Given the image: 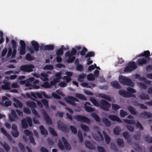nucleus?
<instances>
[{
	"label": "nucleus",
	"instance_id": "b1692460",
	"mask_svg": "<svg viewBox=\"0 0 152 152\" xmlns=\"http://www.w3.org/2000/svg\"><path fill=\"white\" fill-rule=\"evenodd\" d=\"M98 96L106 99L109 101H111L112 100V98L109 95L103 93L99 94Z\"/></svg>",
	"mask_w": 152,
	"mask_h": 152
},
{
	"label": "nucleus",
	"instance_id": "393cba45",
	"mask_svg": "<svg viewBox=\"0 0 152 152\" xmlns=\"http://www.w3.org/2000/svg\"><path fill=\"white\" fill-rule=\"evenodd\" d=\"M127 109L132 115H135L137 114V112L136 111V109L132 106L128 107Z\"/></svg>",
	"mask_w": 152,
	"mask_h": 152
},
{
	"label": "nucleus",
	"instance_id": "a878e982",
	"mask_svg": "<svg viewBox=\"0 0 152 152\" xmlns=\"http://www.w3.org/2000/svg\"><path fill=\"white\" fill-rule=\"evenodd\" d=\"M39 128L42 135L46 136L48 134V131L45 129L42 125L40 126Z\"/></svg>",
	"mask_w": 152,
	"mask_h": 152
},
{
	"label": "nucleus",
	"instance_id": "f257e3e1",
	"mask_svg": "<svg viewBox=\"0 0 152 152\" xmlns=\"http://www.w3.org/2000/svg\"><path fill=\"white\" fill-rule=\"evenodd\" d=\"M119 79L120 83L123 85L131 86H134V83L131 80L127 77L121 76L119 77Z\"/></svg>",
	"mask_w": 152,
	"mask_h": 152
},
{
	"label": "nucleus",
	"instance_id": "338daca9",
	"mask_svg": "<svg viewBox=\"0 0 152 152\" xmlns=\"http://www.w3.org/2000/svg\"><path fill=\"white\" fill-rule=\"evenodd\" d=\"M86 76V74H81L79 76L78 80L81 81H83V80H81V79H84Z\"/></svg>",
	"mask_w": 152,
	"mask_h": 152
},
{
	"label": "nucleus",
	"instance_id": "6e6d98bb",
	"mask_svg": "<svg viewBox=\"0 0 152 152\" xmlns=\"http://www.w3.org/2000/svg\"><path fill=\"white\" fill-rule=\"evenodd\" d=\"M123 135L124 138L126 140L128 139L130 137V136L129 133L126 131H125L123 132Z\"/></svg>",
	"mask_w": 152,
	"mask_h": 152
},
{
	"label": "nucleus",
	"instance_id": "2f4dec72",
	"mask_svg": "<svg viewBox=\"0 0 152 152\" xmlns=\"http://www.w3.org/2000/svg\"><path fill=\"white\" fill-rule=\"evenodd\" d=\"M75 96L77 98L82 100H87L86 98L84 95L80 94H76Z\"/></svg>",
	"mask_w": 152,
	"mask_h": 152
},
{
	"label": "nucleus",
	"instance_id": "c756f323",
	"mask_svg": "<svg viewBox=\"0 0 152 152\" xmlns=\"http://www.w3.org/2000/svg\"><path fill=\"white\" fill-rule=\"evenodd\" d=\"M91 116L96 121L98 122H100L101 119L95 113H92L91 114Z\"/></svg>",
	"mask_w": 152,
	"mask_h": 152
},
{
	"label": "nucleus",
	"instance_id": "4c0bfd02",
	"mask_svg": "<svg viewBox=\"0 0 152 152\" xmlns=\"http://www.w3.org/2000/svg\"><path fill=\"white\" fill-rule=\"evenodd\" d=\"M45 50H52L54 49V46L53 45H47L45 46Z\"/></svg>",
	"mask_w": 152,
	"mask_h": 152
},
{
	"label": "nucleus",
	"instance_id": "bb28decb",
	"mask_svg": "<svg viewBox=\"0 0 152 152\" xmlns=\"http://www.w3.org/2000/svg\"><path fill=\"white\" fill-rule=\"evenodd\" d=\"M13 100L15 102L14 103V105L15 107H19L20 108H21L22 107L23 104L18 99L15 98L13 99Z\"/></svg>",
	"mask_w": 152,
	"mask_h": 152
},
{
	"label": "nucleus",
	"instance_id": "3c124183",
	"mask_svg": "<svg viewBox=\"0 0 152 152\" xmlns=\"http://www.w3.org/2000/svg\"><path fill=\"white\" fill-rule=\"evenodd\" d=\"M72 133L75 134L77 133V130L76 128L74 126H70L69 127Z\"/></svg>",
	"mask_w": 152,
	"mask_h": 152
},
{
	"label": "nucleus",
	"instance_id": "20e7f679",
	"mask_svg": "<svg viewBox=\"0 0 152 152\" xmlns=\"http://www.w3.org/2000/svg\"><path fill=\"white\" fill-rule=\"evenodd\" d=\"M21 124L23 128L26 129L28 127V124L31 127L32 126V121L30 117H27L26 118H23L21 120Z\"/></svg>",
	"mask_w": 152,
	"mask_h": 152
},
{
	"label": "nucleus",
	"instance_id": "680f3d73",
	"mask_svg": "<svg viewBox=\"0 0 152 152\" xmlns=\"http://www.w3.org/2000/svg\"><path fill=\"white\" fill-rule=\"evenodd\" d=\"M87 51V49L85 47L83 48L82 50L80 52V55L82 56H86V53Z\"/></svg>",
	"mask_w": 152,
	"mask_h": 152
},
{
	"label": "nucleus",
	"instance_id": "58836bf2",
	"mask_svg": "<svg viewBox=\"0 0 152 152\" xmlns=\"http://www.w3.org/2000/svg\"><path fill=\"white\" fill-rule=\"evenodd\" d=\"M77 136L79 139L80 142L82 143L83 142V134L79 130L77 133Z\"/></svg>",
	"mask_w": 152,
	"mask_h": 152
},
{
	"label": "nucleus",
	"instance_id": "e2e57ef3",
	"mask_svg": "<svg viewBox=\"0 0 152 152\" xmlns=\"http://www.w3.org/2000/svg\"><path fill=\"white\" fill-rule=\"evenodd\" d=\"M146 141L149 143H152V137H150L148 136H146L145 137Z\"/></svg>",
	"mask_w": 152,
	"mask_h": 152
},
{
	"label": "nucleus",
	"instance_id": "4be33fe9",
	"mask_svg": "<svg viewBox=\"0 0 152 152\" xmlns=\"http://www.w3.org/2000/svg\"><path fill=\"white\" fill-rule=\"evenodd\" d=\"M40 79L44 81H48L49 80V79L48 78V75H47V73L45 72H42L40 74Z\"/></svg>",
	"mask_w": 152,
	"mask_h": 152
},
{
	"label": "nucleus",
	"instance_id": "de8ad7c7",
	"mask_svg": "<svg viewBox=\"0 0 152 152\" xmlns=\"http://www.w3.org/2000/svg\"><path fill=\"white\" fill-rule=\"evenodd\" d=\"M39 82V81L37 80H34L32 82V84L33 85V88H34L35 89H39V86H37L36 84Z\"/></svg>",
	"mask_w": 152,
	"mask_h": 152
},
{
	"label": "nucleus",
	"instance_id": "a18cd8bd",
	"mask_svg": "<svg viewBox=\"0 0 152 152\" xmlns=\"http://www.w3.org/2000/svg\"><path fill=\"white\" fill-rule=\"evenodd\" d=\"M2 145L6 151L8 152L10 150V147L6 142H4V143L2 144Z\"/></svg>",
	"mask_w": 152,
	"mask_h": 152
},
{
	"label": "nucleus",
	"instance_id": "473e14b6",
	"mask_svg": "<svg viewBox=\"0 0 152 152\" xmlns=\"http://www.w3.org/2000/svg\"><path fill=\"white\" fill-rule=\"evenodd\" d=\"M26 103L28 107L32 108H34L37 106L36 103L33 102H27Z\"/></svg>",
	"mask_w": 152,
	"mask_h": 152
},
{
	"label": "nucleus",
	"instance_id": "e433bc0d",
	"mask_svg": "<svg viewBox=\"0 0 152 152\" xmlns=\"http://www.w3.org/2000/svg\"><path fill=\"white\" fill-rule=\"evenodd\" d=\"M121 129L120 127H115L113 130V132L114 134L115 135H118L119 134Z\"/></svg>",
	"mask_w": 152,
	"mask_h": 152
},
{
	"label": "nucleus",
	"instance_id": "7ed1b4c3",
	"mask_svg": "<svg viewBox=\"0 0 152 152\" xmlns=\"http://www.w3.org/2000/svg\"><path fill=\"white\" fill-rule=\"evenodd\" d=\"M137 67L136 63L134 61L129 62L127 64V66L124 69L125 72H129L135 69Z\"/></svg>",
	"mask_w": 152,
	"mask_h": 152
},
{
	"label": "nucleus",
	"instance_id": "f3484780",
	"mask_svg": "<svg viewBox=\"0 0 152 152\" xmlns=\"http://www.w3.org/2000/svg\"><path fill=\"white\" fill-rule=\"evenodd\" d=\"M62 140L64 143V147L66 150H71V146L66 138L64 137H62Z\"/></svg>",
	"mask_w": 152,
	"mask_h": 152
},
{
	"label": "nucleus",
	"instance_id": "5701e85b",
	"mask_svg": "<svg viewBox=\"0 0 152 152\" xmlns=\"http://www.w3.org/2000/svg\"><path fill=\"white\" fill-rule=\"evenodd\" d=\"M119 94L121 96L126 98H129L130 96L129 95V93L123 90H120L118 91Z\"/></svg>",
	"mask_w": 152,
	"mask_h": 152
},
{
	"label": "nucleus",
	"instance_id": "a211bd4d",
	"mask_svg": "<svg viewBox=\"0 0 152 152\" xmlns=\"http://www.w3.org/2000/svg\"><path fill=\"white\" fill-rule=\"evenodd\" d=\"M139 56H145L144 58L147 59L148 60H149L150 59L149 57L150 56V52L148 50L144 51V53H142L139 55Z\"/></svg>",
	"mask_w": 152,
	"mask_h": 152
},
{
	"label": "nucleus",
	"instance_id": "c03bdc74",
	"mask_svg": "<svg viewBox=\"0 0 152 152\" xmlns=\"http://www.w3.org/2000/svg\"><path fill=\"white\" fill-rule=\"evenodd\" d=\"M81 128L86 132H89L90 131L89 127L86 125L81 124L80 126Z\"/></svg>",
	"mask_w": 152,
	"mask_h": 152
},
{
	"label": "nucleus",
	"instance_id": "864d4df0",
	"mask_svg": "<svg viewBox=\"0 0 152 152\" xmlns=\"http://www.w3.org/2000/svg\"><path fill=\"white\" fill-rule=\"evenodd\" d=\"M84 69L83 66L81 64L77 65L76 66V70L77 71L82 72Z\"/></svg>",
	"mask_w": 152,
	"mask_h": 152
},
{
	"label": "nucleus",
	"instance_id": "f704fd0d",
	"mask_svg": "<svg viewBox=\"0 0 152 152\" xmlns=\"http://www.w3.org/2000/svg\"><path fill=\"white\" fill-rule=\"evenodd\" d=\"M139 97L142 100H145L146 99H149V97L148 94H145L144 93H142L140 94Z\"/></svg>",
	"mask_w": 152,
	"mask_h": 152
},
{
	"label": "nucleus",
	"instance_id": "c85d7f7f",
	"mask_svg": "<svg viewBox=\"0 0 152 152\" xmlns=\"http://www.w3.org/2000/svg\"><path fill=\"white\" fill-rule=\"evenodd\" d=\"M117 142L118 146L122 148L124 146V142L122 139L120 138H118L117 140Z\"/></svg>",
	"mask_w": 152,
	"mask_h": 152
},
{
	"label": "nucleus",
	"instance_id": "ea45409f",
	"mask_svg": "<svg viewBox=\"0 0 152 152\" xmlns=\"http://www.w3.org/2000/svg\"><path fill=\"white\" fill-rule=\"evenodd\" d=\"M43 69L44 70H51L54 69V67L52 65H47L44 67Z\"/></svg>",
	"mask_w": 152,
	"mask_h": 152
},
{
	"label": "nucleus",
	"instance_id": "4d7b16f0",
	"mask_svg": "<svg viewBox=\"0 0 152 152\" xmlns=\"http://www.w3.org/2000/svg\"><path fill=\"white\" fill-rule=\"evenodd\" d=\"M68 58L67 59V62L68 63H72L75 58V56H68Z\"/></svg>",
	"mask_w": 152,
	"mask_h": 152
},
{
	"label": "nucleus",
	"instance_id": "72a5a7b5",
	"mask_svg": "<svg viewBox=\"0 0 152 152\" xmlns=\"http://www.w3.org/2000/svg\"><path fill=\"white\" fill-rule=\"evenodd\" d=\"M102 121L107 127H109L111 125L110 122L106 118H103Z\"/></svg>",
	"mask_w": 152,
	"mask_h": 152
},
{
	"label": "nucleus",
	"instance_id": "37998d69",
	"mask_svg": "<svg viewBox=\"0 0 152 152\" xmlns=\"http://www.w3.org/2000/svg\"><path fill=\"white\" fill-rule=\"evenodd\" d=\"M141 135L140 132L134 135V138L136 140L139 141L141 138Z\"/></svg>",
	"mask_w": 152,
	"mask_h": 152
},
{
	"label": "nucleus",
	"instance_id": "6e6552de",
	"mask_svg": "<svg viewBox=\"0 0 152 152\" xmlns=\"http://www.w3.org/2000/svg\"><path fill=\"white\" fill-rule=\"evenodd\" d=\"M75 118L77 121L81 122H86L89 124L90 122L88 118L82 115H77L75 116Z\"/></svg>",
	"mask_w": 152,
	"mask_h": 152
},
{
	"label": "nucleus",
	"instance_id": "412c9836",
	"mask_svg": "<svg viewBox=\"0 0 152 152\" xmlns=\"http://www.w3.org/2000/svg\"><path fill=\"white\" fill-rule=\"evenodd\" d=\"M108 118L111 120L115 121H117L119 122H121V119L116 115H110L108 116Z\"/></svg>",
	"mask_w": 152,
	"mask_h": 152
},
{
	"label": "nucleus",
	"instance_id": "603ef678",
	"mask_svg": "<svg viewBox=\"0 0 152 152\" xmlns=\"http://www.w3.org/2000/svg\"><path fill=\"white\" fill-rule=\"evenodd\" d=\"M63 50L62 48L58 50L56 52V54L57 56H62L63 54Z\"/></svg>",
	"mask_w": 152,
	"mask_h": 152
},
{
	"label": "nucleus",
	"instance_id": "6ab92c4d",
	"mask_svg": "<svg viewBox=\"0 0 152 152\" xmlns=\"http://www.w3.org/2000/svg\"><path fill=\"white\" fill-rule=\"evenodd\" d=\"M77 53V51L75 49H73L70 52L69 51H67L65 55L66 56H73L75 55Z\"/></svg>",
	"mask_w": 152,
	"mask_h": 152
},
{
	"label": "nucleus",
	"instance_id": "39448f33",
	"mask_svg": "<svg viewBox=\"0 0 152 152\" xmlns=\"http://www.w3.org/2000/svg\"><path fill=\"white\" fill-rule=\"evenodd\" d=\"M34 68V66L33 64H26L21 66L20 67V70L23 72H30L33 71Z\"/></svg>",
	"mask_w": 152,
	"mask_h": 152
},
{
	"label": "nucleus",
	"instance_id": "9d476101",
	"mask_svg": "<svg viewBox=\"0 0 152 152\" xmlns=\"http://www.w3.org/2000/svg\"><path fill=\"white\" fill-rule=\"evenodd\" d=\"M66 101L69 103L74 106L76 104L75 102H78L79 100L72 96H68L66 99Z\"/></svg>",
	"mask_w": 152,
	"mask_h": 152
},
{
	"label": "nucleus",
	"instance_id": "8fccbe9b",
	"mask_svg": "<svg viewBox=\"0 0 152 152\" xmlns=\"http://www.w3.org/2000/svg\"><path fill=\"white\" fill-rule=\"evenodd\" d=\"M120 116L121 117H124L125 116L128 115V113L127 112L125 111L122 110H120Z\"/></svg>",
	"mask_w": 152,
	"mask_h": 152
},
{
	"label": "nucleus",
	"instance_id": "2eb2a0df",
	"mask_svg": "<svg viewBox=\"0 0 152 152\" xmlns=\"http://www.w3.org/2000/svg\"><path fill=\"white\" fill-rule=\"evenodd\" d=\"M147 59L145 58H138L137 61V63L140 66H142L143 64H146L147 61H149Z\"/></svg>",
	"mask_w": 152,
	"mask_h": 152
},
{
	"label": "nucleus",
	"instance_id": "9b49d317",
	"mask_svg": "<svg viewBox=\"0 0 152 152\" xmlns=\"http://www.w3.org/2000/svg\"><path fill=\"white\" fill-rule=\"evenodd\" d=\"M9 118L11 122L15 121L17 120L18 117L14 110H12L11 114L9 115Z\"/></svg>",
	"mask_w": 152,
	"mask_h": 152
},
{
	"label": "nucleus",
	"instance_id": "cd10ccee",
	"mask_svg": "<svg viewBox=\"0 0 152 152\" xmlns=\"http://www.w3.org/2000/svg\"><path fill=\"white\" fill-rule=\"evenodd\" d=\"M111 86L116 89H120L121 86L120 84L117 81L111 82L110 83Z\"/></svg>",
	"mask_w": 152,
	"mask_h": 152
},
{
	"label": "nucleus",
	"instance_id": "aec40b11",
	"mask_svg": "<svg viewBox=\"0 0 152 152\" xmlns=\"http://www.w3.org/2000/svg\"><path fill=\"white\" fill-rule=\"evenodd\" d=\"M3 83L5 84L1 86L2 89L5 90H9L10 89V83L9 82L4 80Z\"/></svg>",
	"mask_w": 152,
	"mask_h": 152
},
{
	"label": "nucleus",
	"instance_id": "0eeeda50",
	"mask_svg": "<svg viewBox=\"0 0 152 152\" xmlns=\"http://www.w3.org/2000/svg\"><path fill=\"white\" fill-rule=\"evenodd\" d=\"M110 106V104L105 100H102L100 103V108L105 111H108Z\"/></svg>",
	"mask_w": 152,
	"mask_h": 152
},
{
	"label": "nucleus",
	"instance_id": "f8f14e48",
	"mask_svg": "<svg viewBox=\"0 0 152 152\" xmlns=\"http://www.w3.org/2000/svg\"><path fill=\"white\" fill-rule=\"evenodd\" d=\"M34 80V78L33 77L30 78L26 80L25 86L26 87H29V89H31L33 88L32 82Z\"/></svg>",
	"mask_w": 152,
	"mask_h": 152
},
{
	"label": "nucleus",
	"instance_id": "69168bd1",
	"mask_svg": "<svg viewBox=\"0 0 152 152\" xmlns=\"http://www.w3.org/2000/svg\"><path fill=\"white\" fill-rule=\"evenodd\" d=\"M136 127L137 128L141 130H142L144 129L143 127L139 122H137V123Z\"/></svg>",
	"mask_w": 152,
	"mask_h": 152
},
{
	"label": "nucleus",
	"instance_id": "ddd939ff",
	"mask_svg": "<svg viewBox=\"0 0 152 152\" xmlns=\"http://www.w3.org/2000/svg\"><path fill=\"white\" fill-rule=\"evenodd\" d=\"M139 116L140 118H149L152 117V114L150 112L145 111L140 113Z\"/></svg>",
	"mask_w": 152,
	"mask_h": 152
},
{
	"label": "nucleus",
	"instance_id": "7c9ffc66",
	"mask_svg": "<svg viewBox=\"0 0 152 152\" xmlns=\"http://www.w3.org/2000/svg\"><path fill=\"white\" fill-rule=\"evenodd\" d=\"M103 133L104 135L106 143L107 144H109L110 141V137L106 134L105 131H103Z\"/></svg>",
	"mask_w": 152,
	"mask_h": 152
},
{
	"label": "nucleus",
	"instance_id": "dca6fc26",
	"mask_svg": "<svg viewBox=\"0 0 152 152\" xmlns=\"http://www.w3.org/2000/svg\"><path fill=\"white\" fill-rule=\"evenodd\" d=\"M84 144L87 148L90 150H94L96 148L94 145L88 141H86L84 142Z\"/></svg>",
	"mask_w": 152,
	"mask_h": 152
},
{
	"label": "nucleus",
	"instance_id": "5fc2aeb1",
	"mask_svg": "<svg viewBox=\"0 0 152 152\" xmlns=\"http://www.w3.org/2000/svg\"><path fill=\"white\" fill-rule=\"evenodd\" d=\"M95 55V53L93 51H90L85 56V57L86 58L92 57H94Z\"/></svg>",
	"mask_w": 152,
	"mask_h": 152
},
{
	"label": "nucleus",
	"instance_id": "774afa93",
	"mask_svg": "<svg viewBox=\"0 0 152 152\" xmlns=\"http://www.w3.org/2000/svg\"><path fill=\"white\" fill-rule=\"evenodd\" d=\"M124 121L126 123L130 124H135V122L134 120L126 119L124 120Z\"/></svg>",
	"mask_w": 152,
	"mask_h": 152
},
{
	"label": "nucleus",
	"instance_id": "4468645a",
	"mask_svg": "<svg viewBox=\"0 0 152 152\" xmlns=\"http://www.w3.org/2000/svg\"><path fill=\"white\" fill-rule=\"evenodd\" d=\"M42 114L43 118L46 122L49 124H51L52 123V121L46 111L43 110L42 111Z\"/></svg>",
	"mask_w": 152,
	"mask_h": 152
},
{
	"label": "nucleus",
	"instance_id": "052dcab7",
	"mask_svg": "<svg viewBox=\"0 0 152 152\" xmlns=\"http://www.w3.org/2000/svg\"><path fill=\"white\" fill-rule=\"evenodd\" d=\"M11 134L12 136L15 138L17 137L19 135V133L18 130L12 131Z\"/></svg>",
	"mask_w": 152,
	"mask_h": 152
},
{
	"label": "nucleus",
	"instance_id": "423d86ee",
	"mask_svg": "<svg viewBox=\"0 0 152 152\" xmlns=\"http://www.w3.org/2000/svg\"><path fill=\"white\" fill-rule=\"evenodd\" d=\"M58 126L59 129L62 132L68 133L69 132V129L66 125L60 121L57 122Z\"/></svg>",
	"mask_w": 152,
	"mask_h": 152
},
{
	"label": "nucleus",
	"instance_id": "13d9d810",
	"mask_svg": "<svg viewBox=\"0 0 152 152\" xmlns=\"http://www.w3.org/2000/svg\"><path fill=\"white\" fill-rule=\"evenodd\" d=\"M24 134L27 136L29 137L33 136V133L28 129H26L24 131Z\"/></svg>",
	"mask_w": 152,
	"mask_h": 152
},
{
	"label": "nucleus",
	"instance_id": "c9c22d12",
	"mask_svg": "<svg viewBox=\"0 0 152 152\" xmlns=\"http://www.w3.org/2000/svg\"><path fill=\"white\" fill-rule=\"evenodd\" d=\"M90 101L96 107L99 106L100 104L98 103L94 98H91L90 99Z\"/></svg>",
	"mask_w": 152,
	"mask_h": 152
},
{
	"label": "nucleus",
	"instance_id": "0e129e2a",
	"mask_svg": "<svg viewBox=\"0 0 152 152\" xmlns=\"http://www.w3.org/2000/svg\"><path fill=\"white\" fill-rule=\"evenodd\" d=\"M112 109L113 110L116 111L120 108V106L117 104H112Z\"/></svg>",
	"mask_w": 152,
	"mask_h": 152
},
{
	"label": "nucleus",
	"instance_id": "09e8293b",
	"mask_svg": "<svg viewBox=\"0 0 152 152\" xmlns=\"http://www.w3.org/2000/svg\"><path fill=\"white\" fill-rule=\"evenodd\" d=\"M49 130L50 133L53 135L54 136H57V134L55 130L52 128H49Z\"/></svg>",
	"mask_w": 152,
	"mask_h": 152
},
{
	"label": "nucleus",
	"instance_id": "1a4fd4ad",
	"mask_svg": "<svg viewBox=\"0 0 152 152\" xmlns=\"http://www.w3.org/2000/svg\"><path fill=\"white\" fill-rule=\"evenodd\" d=\"M20 49H18L20 55H24L26 52V44L23 40L20 41Z\"/></svg>",
	"mask_w": 152,
	"mask_h": 152
},
{
	"label": "nucleus",
	"instance_id": "49530a36",
	"mask_svg": "<svg viewBox=\"0 0 152 152\" xmlns=\"http://www.w3.org/2000/svg\"><path fill=\"white\" fill-rule=\"evenodd\" d=\"M25 58L26 60L29 61H32L34 59V57L32 56L29 53H28L26 54Z\"/></svg>",
	"mask_w": 152,
	"mask_h": 152
},
{
	"label": "nucleus",
	"instance_id": "79ce46f5",
	"mask_svg": "<svg viewBox=\"0 0 152 152\" xmlns=\"http://www.w3.org/2000/svg\"><path fill=\"white\" fill-rule=\"evenodd\" d=\"M87 79L89 81L94 80L95 79V76L92 74H89L87 76Z\"/></svg>",
	"mask_w": 152,
	"mask_h": 152
},
{
	"label": "nucleus",
	"instance_id": "bf43d9fd",
	"mask_svg": "<svg viewBox=\"0 0 152 152\" xmlns=\"http://www.w3.org/2000/svg\"><path fill=\"white\" fill-rule=\"evenodd\" d=\"M58 146L59 148L61 150H63L64 149V147L62 143V142L60 140H59L58 143Z\"/></svg>",
	"mask_w": 152,
	"mask_h": 152
},
{
	"label": "nucleus",
	"instance_id": "f03ea898",
	"mask_svg": "<svg viewBox=\"0 0 152 152\" xmlns=\"http://www.w3.org/2000/svg\"><path fill=\"white\" fill-rule=\"evenodd\" d=\"M31 44L32 48V47H29L28 49L31 54L34 53V51L37 52L39 51V45L38 42L34 40H33L31 41Z\"/></svg>",
	"mask_w": 152,
	"mask_h": 152
},
{
	"label": "nucleus",
	"instance_id": "a19ab883",
	"mask_svg": "<svg viewBox=\"0 0 152 152\" xmlns=\"http://www.w3.org/2000/svg\"><path fill=\"white\" fill-rule=\"evenodd\" d=\"M85 108L86 111L89 113H91L94 111V109L90 107L86 106L85 105Z\"/></svg>",
	"mask_w": 152,
	"mask_h": 152
}]
</instances>
